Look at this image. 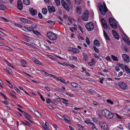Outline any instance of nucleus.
<instances>
[{
    "mask_svg": "<svg viewBox=\"0 0 130 130\" xmlns=\"http://www.w3.org/2000/svg\"><path fill=\"white\" fill-rule=\"evenodd\" d=\"M103 5L101 3H99L98 5V6L99 11L101 14L103 15H104L106 13L107 11V9L105 4L103 3Z\"/></svg>",
    "mask_w": 130,
    "mask_h": 130,
    "instance_id": "nucleus-1",
    "label": "nucleus"
},
{
    "mask_svg": "<svg viewBox=\"0 0 130 130\" xmlns=\"http://www.w3.org/2000/svg\"><path fill=\"white\" fill-rule=\"evenodd\" d=\"M102 113L103 116L107 118L111 119L113 117V113L107 109L103 110L102 111Z\"/></svg>",
    "mask_w": 130,
    "mask_h": 130,
    "instance_id": "nucleus-2",
    "label": "nucleus"
},
{
    "mask_svg": "<svg viewBox=\"0 0 130 130\" xmlns=\"http://www.w3.org/2000/svg\"><path fill=\"white\" fill-rule=\"evenodd\" d=\"M47 36L48 38L52 40H55L57 38V36L51 31L48 32L47 33Z\"/></svg>",
    "mask_w": 130,
    "mask_h": 130,
    "instance_id": "nucleus-3",
    "label": "nucleus"
},
{
    "mask_svg": "<svg viewBox=\"0 0 130 130\" xmlns=\"http://www.w3.org/2000/svg\"><path fill=\"white\" fill-rule=\"evenodd\" d=\"M109 22L111 26L114 29L117 28V23L116 20L112 18H110L109 19Z\"/></svg>",
    "mask_w": 130,
    "mask_h": 130,
    "instance_id": "nucleus-4",
    "label": "nucleus"
},
{
    "mask_svg": "<svg viewBox=\"0 0 130 130\" xmlns=\"http://www.w3.org/2000/svg\"><path fill=\"white\" fill-rule=\"evenodd\" d=\"M86 28L89 31H91L94 29V25L91 22L87 23L85 25Z\"/></svg>",
    "mask_w": 130,
    "mask_h": 130,
    "instance_id": "nucleus-5",
    "label": "nucleus"
},
{
    "mask_svg": "<svg viewBox=\"0 0 130 130\" xmlns=\"http://www.w3.org/2000/svg\"><path fill=\"white\" fill-rule=\"evenodd\" d=\"M89 17V13L88 10L85 11L83 14L82 17V19L85 21H87L88 20Z\"/></svg>",
    "mask_w": 130,
    "mask_h": 130,
    "instance_id": "nucleus-6",
    "label": "nucleus"
},
{
    "mask_svg": "<svg viewBox=\"0 0 130 130\" xmlns=\"http://www.w3.org/2000/svg\"><path fill=\"white\" fill-rule=\"evenodd\" d=\"M118 85L120 88L123 89H126L128 87L127 85L124 82H119Z\"/></svg>",
    "mask_w": 130,
    "mask_h": 130,
    "instance_id": "nucleus-7",
    "label": "nucleus"
},
{
    "mask_svg": "<svg viewBox=\"0 0 130 130\" xmlns=\"http://www.w3.org/2000/svg\"><path fill=\"white\" fill-rule=\"evenodd\" d=\"M99 124L100 126L101 127L103 130H107V125L105 122L103 121L100 122Z\"/></svg>",
    "mask_w": 130,
    "mask_h": 130,
    "instance_id": "nucleus-8",
    "label": "nucleus"
},
{
    "mask_svg": "<svg viewBox=\"0 0 130 130\" xmlns=\"http://www.w3.org/2000/svg\"><path fill=\"white\" fill-rule=\"evenodd\" d=\"M61 2L64 8L67 11H69V7L67 3L64 0H61Z\"/></svg>",
    "mask_w": 130,
    "mask_h": 130,
    "instance_id": "nucleus-9",
    "label": "nucleus"
},
{
    "mask_svg": "<svg viewBox=\"0 0 130 130\" xmlns=\"http://www.w3.org/2000/svg\"><path fill=\"white\" fill-rule=\"evenodd\" d=\"M29 11L30 14L33 16L35 15H37V10L34 9L32 8H29Z\"/></svg>",
    "mask_w": 130,
    "mask_h": 130,
    "instance_id": "nucleus-10",
    "label": "nucleus"
},
{
    "mask_svg": "<svg viewBox=\"0 0 130 130\" xmlns=\"http://www.w3.org/2000/svg\"><path fill=\"white\" fill-rule=\"evenodd\" d=\"M122 57L124 61L128 63L130 61L129 56L127 54H124L122 55Z\"/></svg>",
    "mask_w": 130,
    "mask_h": 130,
    "instance_id": "nucleus-11",
    "label": "nucleus"
},
{
    "mask_svg": "<svg viewBox=\"0 0 130 130\" xmlns=\"http://www.w3.org/2000/svg\"><path fill=\"white\" fill-rule=\"evenodd\" d=\"M47 8L50 13H52V12H54L55 11V8L54 6L51 7L50 6H48L47 7Z\"/></svg>",
    "mask_w": 130,
    "mask_h": 130,
    "instance_id": "nucleus-12",
    "label": "nucleus"
},
{
    "mask_svg": "<svg viewBox=\"0 0 130 130\" xmlns=\"http://www.w3.org/2000/svg\"><path fill=\"white\" fill-rule=\"evenodd\" d=\"M17 6L18 8L21 10L23 9L22 4L20 1H18L17 2Z\"/></svg>",
    "mask_w": 130,
    "mask_h": 130,
    "instance_id": "nucleus-13",
    "label": "nucleus"
},
{
    "mask_svg": "<svg viewBox=\"0 0 130 130\" xmlns=\"http://www.w3.org/2000/svg\"><path fill=\"white\" fill-rule=\"evenodd\" d=\"M69 51L74 53L76 54L77 53H79L80 51L79 50L75 48H72L69 50Z\"/></svg>",
    "mask_w": 130,
    "mask_h": 130,
    "instance_id": "nucleus-14",
    "label": "nucleus"
},
{
    "mask_svg": "<svg viewBox=\"0 0 130 130\" xmlns=\"http://www.w3.org/2000/svg\"><path fill=\"white\" fill-rule=\"evenodd\" d=\"M64 120L67 123H71L70 120L69 118L66 115H64Z\"/></svg>",
    "mask_w": 130,
    "mask_h": 130,
    "instance_id": "nucleus-15",
    "label": "nucleus"
},
{
    "mask_svg": "<svg viewBox=\"0 0 130 130\" xmlns=\"http://www.w3.org/2000/svg\"><path fill=\"white\" fill-rule=\"evenodd\" d=\"M94 44L96 46L99 47L100 45V42L98 40L95 39L93 41Z\"/></svg>",
    "mask_w": 130,
    "mask_h": 130,
    "instance_id": "nucleus-16",
    "label": "nucleus"
},
{
    "mask_svg": "<svg viewBox=\"0 0 130 130\" xmlns=\"http://www.w3.org/2000/svg\"><path fill=\"white\" fill-rule=\"evenodd\" d=\"M76 12L79 15L81 14L82 9L81 7L77 6L76 8Z\"/></svg>",
    "mask_w": 130,
    "mask_h": 130,
    "instance_id": "nucleus-17",
    "label": "nucleus"
},
{
    "mask_svg": "<svg viewBox=\"0 0 130 130\" xmlns=\"http://www.w3.org/2000/svg\"><path fill=\"white\" fill-rule=\"evenodd\" d=\"M124 35L125 37H122L124 41H125L128 45H130V42L126 38V35L124 34Z\"/></svg>",
    "mask_w": 130,
    "mask_h": 130,
    "instance_id": "nucleus-18",
    "label": "nucleus"
},
{
    "mask_svg": "<svg viewBox=\"0 0 130 130\" xmlns=\"http://www.w3.org/2000/svg\"><path fill=\"white\" fill-rule=\"evenodd\" d=\"M0 10H7V8L3 5L0 4Z\"/></svg>",
    "mask_w": 130,
    "mask_h": 130,
    "instance_id": "nucleus-19",
    "label": "nucleus"
},
{
    "mask_svg": "<svg viewBox=\"0 0 130 130\" xmlns=\"http://www.w3.org/2000/svg\"><path fill=\"white\" fill-rule=\"evenodd\" d=\"M103 35L105 39L107 40H110V39L108 36L107 35L106 33L104 30H103Z\"/></svg>",
    "mask_w": 130,
    "mask_h": 130,
    "instance_id": "nucleus-20",
    "label": "nucleus"
},
{
    "mask_svg": "<svg viewBox=\"0 0 130 130\" xmlns=\"http://www.w3.org/2000/svg\"><path fill=\"white\" fill-rule=\"evenodd\" d=\"M25 29H26L27 30L29 31H31L33 30H34V29L33 28H31V27H27L26 26H24L23 27Z\"/></svg>",
    "mask_w": 130,
    "mask_h": 130,
    "instance_id": "nucleus-21",
    "label": "nucleus"
},
{
    "mask_svg": "<svg viewBox=\"0 0 130 130\" xmlns=\"http://www.w3.org/2000/svg\"><path fill=\"white\" fill-rule=\"evenodd\" d=\"M4 69L5 71H6L10 74H11L12 73V71L8 68H4Z\"/></svg>",
    "mask_w": 130,
    "mask_h": 130,
    "instance_id": "nucleus-22",
    "label": "nucleus"
},
{
    "mask_svg": "<svg viewBox=\"0 0 130 130\" xmlns=\"http://www.w3.org/2000/svg\"><path fill=\"white\" fill-rule=\"evenodd\" d=\"M35 114L36 116L37 117H41V114L37 111H35Z\"/></svg>",
    "mask_w": 130,
    "mask_h": 130,
    "instance_id": "nucleus-23",
    "label": "nucleus"
},
{
    "mask_svg": "<svg viewBox=\"0 0 130 130\" xmlns=\"http://www.w3.org/2000/svg\"><path fill=\"white\" fill-rule=\"evenodd\" d=\"M83 59L85 61H86L87 59L88 56L85 53H83Z\"/></svg>",
    "mask_w": 130,
    "mask_h": 130,
    "instance_id": "nucleus-24",
    "label": "nucleus"
},
{
    "mask_svg": "<svg viewBox=\"0 0 130 130\" xmlns=\"http://www.w3.org/2000/svg\"><path fill=\"white\" fill-rule=\"evenodd\" d=\"M23 2L24 4L26 5H28L30 4V2L29 0H23Z\"/></svg>",
    "mask_w": 130,
    "mask_h": 130,
    "instance_id": "nucleus-25",
    "label": "nucleus"
},
{
    "mask_svg": "<svg viewBox=\"0 0 130 130\" xmlns=\"http://www.w3.org/2000/svg\"><path fill=\"white\" fill-rule=\"evenodd\" d=\"M47 9L46 8H43L42 9V13L44 14H46L47 13Z\"/></svg>",
    "mask_w": 130,
    "mask_h": 130,
    "instance_id": "nucleus-26",
    "label": "nucleus"
},
{
    "mask_svg": "<svg viewBox=\"0 0 130 130\" xmlns=\"http://www.w3.org/2000/svg\"><path fill=\"white\" fill-rule=\"evenodd\" d=\"M95 62L94 60L93 59H91V61L90 62H89L88 63L90 66H92L93 65L94 63Z\"/></svg>",
    "mask_w": 130,
    "mask_h": 130,
    "instance_id": "nucleus-27",
    "label": "nucleus"
},
{
    "mask_svg": "<svg viewBox=\"0 0 130 130\" xmlns=\"http://www.w3.org/2000/svg\"><path fill=\"white\" fill-rule=\"evenodd\" d=\"M60 99L61 100H63V101H62V102L64 104H69V103L68 102V100L62 98H60Z\"/></svg>",
    "mask_w": 130,
    "mask_h": 130,
    "instance_id": "nucleus-28",
    "label": "nucleus"
},
{
    "mask_svg": "<svg viewBox=\"0 0 130 130\" xmlns=\"http://www.w3.org/2000/svg\"><path fill=\"white\" fill-rule=\"evenodd\" d=\"M23 115H24L25 116V117H27L30 118L31 119L32 118V117L30 115L27 113L25 112H23Z\"/></svg>",
    "mask_w": 130,
    "mask_h": 130,
    "instance_id": "nucleus-29",
    "label": "nucleus"
},
{
    "mask_svg": "<svg viewBox=\"0 0 130 130\" xmlns=\"http://www.w3.org/2000/svg\"><path fill=\"white\" fill-rule=\"evenodd\" d=\"M72 86L74 87H77L78 86V85L75 83H73L71 84Z\"/></svg>",
    "mask_w": 130,
    "mask_h": 130,
    "instance_id": "nucleus-30",
    "label": "nucleus"
},
{
    "mask_svg": "<svg viewBox=\"0 0 130 130\" xmlns=\"http://www.w3.org/2000/svg\"><path fill=\"white\" fill-rule=\"evenodd\" d=\"M125 70L126 71L127 73H129L130 74V69L128 68V67L125 66Z\"/></svg>",
    "mask_w": 130,
    "mask_h": 130,
    "instance_id": "nucleus-31",
    "label": "nucleus"
},
{
    "mask_svg": "<svg viewBox=\"0 0 130 130\" xmlns=\"http://www.w3.org/2000/svg\"><path fill=\"white\" fill-rule=\"evenodd\" d=\"M20 20L23 23H26L27 22V20L23 18H21Z\"/></svg>",
    "mask_w": 130,
    "mask_h": 130,
    "instance_id": "nucleus-32",
    "label": "nucleus"
},
{
    "mask_svg": "<svg viewBox=\"0 0 130 130\" xmlns=\"http://www.w3.org/2000/svg\"><path fill=\"white\" fill-rule=\"evenodd\" d=\"M56 116L59 118L60 119L62 120H64V117H63L58 113H57L56 114Z\"/></svg>",
    "mask_w": 130,
    "mask_h": 130,
    "instance_id": "nucleus-33",
    "label": "nucleus"
},
{
    "mask_svg": "<svg viewBox=\"0 0 130 130\" xmlns=\"http://www.w3.org/2000/svg\"><path fill=\"white\" fill-rule=\"evenodd\" d=\"M111 57L112 59L115 61H118V59L117 58L113 55H111Z\"/></svg>",
    "mask_w": 130,
    "mask_h": 130,
    "instance_id": "nucleus-34",
    "label": "nucleus"
},
{
    "mask_svg": "<svg viewBox=\"0 0 130 130\" xmlns=\"http://www.w3.org/2000/svg\"><path fill=\"white\" fill-rule=\"evenodd\" d=\"M33 33L37 35H38L40 36V33L37 30H32Z\"/></svg>",
    "mask_w": 130,
    "mask_h": 130,
    "instance_id": "nucleus-35",
    "label": "nucleus"
},
{
    "mask_svg": "<svg viewBox=\"0 0 130 130\" xmlns=\"http://www.w3.org/2000/svg\"><path fill=\"white\" fill-rule=\"evenodd\" d=\"M69 57L70 59H75V60H77V57L74 56H69Z\"/></svg>",
    "mask_w": 130,
    "mask_h": 130,
    "instance_id": "nucleus-36",
    "label": "nucleus"
},
{
    "mask_svg": "<svg viewBox=\"0 0 130 130\" xmlns=\"http://www.w3.org/2000/svg\"><path fill=\"white\" fill-rule=\"evenodd\" d=\"M101 21L102 25L107 24L105 20L103 18H102L101 19Z\"/></svg>",
    "mask_w": 130,
    "mask_h": 130,
    "instance_id": "nucleus-37",
    "label": "nucleus"
},
{
    "mask_svg": "<svg viewBox=\"0 0 130 130\" xmlns=\"http://www.w3.org/2000/svg\"><path fill=\"white\" fill-rule=\"evenodd\" d=\"M34 62L36 64H38L39 65L41 64V62L37 59H36L34 60Z\"/></svg>",
    "mask_w": 130,
    "mask_h": 130,
    "instance_id": "nucleus-38",
    "label": "nucleus"
},
{
    "mask_svg": "<svg viewBox=\"0 0 130 130\" xmlns=\"http://www.w3.org/2000/svg\"><path fill=\"white\" fill-rule=\"evenodd\" d=\"M93 48L94 49V51L95 52H96L97 53H99V51L98 49L95 46H93Z\"/></svg>",
    "mask_w": 130,
    "mask_h": 130,
    "instance_id": "nucleus-39",
    "label": "nucleus"
},
{
    "mask_svg": "<svg viewBox=\"0 0 130 130\" xmlns=\"http://www.w3.org/2000/svg\"><path fill=\"white\" fill-rule=\"evenodd\" d=\"M103 26L105 29H107L109 27L107 23L103 25Z\"/></svg>",
    "mask_w": 130,
    "mask_h": 130,
    "instance_id": "nucleus-40",
    "label": "nucleus"
},
{
    "mask_svg": "<svg viewBox=\"0 0 130 130\" xmlns=\"http://www.w3.org/2000/svg\"><path fill=\"white\" fill-rule=\"evenodd\" d=\"M57 6H59L60 5V1L59 0H55Z\"/></svg>",
    "mask_w": 130,
    "mask_h": 130,
    "instance_id": "nucleus-41",
    "label": "nucleus"
},
{
    "mask_svg": "<svg viewBox=\"0 0 130 130\" xmlns=\"http://www.w3.org/2000/svg\"><path fill=\"white\" fill-rule=\"evenodd\" d=\"M86 42L87 43L88 45H89L90 44V42L88 38L87 37H86Z\"/></svg>",
    "mask_w": 130,
    "mask_h": 130,
    "instance_id": "nucleus-42",
    "label": "nucleus"
},
{
    "mask_svg": "<svg viewBox=\"0 0 130 130\" xmlns=\"http://www.w3.org/2000/svg\"><path fill=\"white\" fill-rule=\"evenodd\" d=\"M28 46L35 49H37V48L36 47L30 44H28Z\"/></svg>",
    "mask_w": 130,
    "mask_h": 130,
    "instance_id": "nucleus-43",
    "label": "nucleus"
},
{
    "mask_svg": "<svg viewBox=\"0 0 130 130\" xmlns=\"http://www.w3.org/2000/svg\"><path fill=\"white\" fill-rule=\"evenodd\" d=\"M7 82H8V85L9 87L10 88H13V87H12V85L10 84V82L7 80L6 81Z\"/></svg>",
    "mask_w": 130,
    "mask_h": 130,
    "instance_id": "nucleus-44",
    "label": "nucleus"
},
{
    "mask_svg": "<svg viewBox=\"0 0 130 130\" xmlns=\"http://www.w3.org/2000/svg\"><path fill=\"white\" fill-rule=\"evenodd\" d=\"M68 19L70 22L71 23H73V19L72 18H68Z\"/></svg>",
    "mask_w": 130,
    "mask_h": 130,
    "instance_id": "nucleus-45",
    "label": "nucleus"
},
{
    "mask_svg": "<svg viewBox=\"0 0 130 130\" xmlns=\"http://www.w3.org/2000/svg\"><path fill=\"white\" fill-rule=\"evenodd\" d=\"M106 101L107 103H110L111 104H113V102L109 99H108L106 100Z\"/></svg>",
    "mask_w": 130,
    "mask_h": 130,
    "instance_id": "nucleus-46",
    "label": "nucleus"
},
{
    "mask_svg": "<svg viewBox=\"0 0 130 130\" xmlns=\"http://www.w3.org/2000/svg\"><path fill=\"white\" fill-rule=\"evenodd\" d=\"M73 26H74V27H73V28L75 30H76L77 28V25L75 24H73Z\"/></svg>",
    "mask_w": 130,
    "mask_h": 130,
    "instance_id": "nucleus-47",
    "label": "nucleus"
},
{
    "mask_svg": "<svg viewBox=\"0 0 130 130\" xmlns=\"http://www.w3.org/2000/svg\"><path fill=\"white\" fill-rule=\"evenodd\" d=\"M75 3L78 4H79L80 3L81 0H75Z\"/></svg>",
    "mask_w": 130,
    "mask_h": 130,
    "instance_id": "nucleus-48",
    "label": "nucleus"
},
{
    "mask_svg": "<svg viewBox=\"0 0 130 130\" xmlns=\"http://www.w3.org/2000/svg\"><path fill=\"white\" fill-rule=\"evenodd\" d=\"M112 33L114 36L118 34L116 31L114 30H112Z\"/></svg>",
    "mask_w": 130,
    "mask_h": 130,
    "instance_id": "nucleus-49",
    "label": "nucleus"
},
{
    "mask_svg": "<svg viewBox=\"0 0 130 130\" xmlns=\"http://www.w3.org/2000/svg\"><path fill=\"white\" fill-rule=\"evenodd\" d=\"M46 102L47 103H49L50 102L52 103V101L50 99H47L46 100Z\"/></svg>",
    "mask_w": 130,
    "mask_h": 130,
    "instance_id": "nucleus-50",
    "label": "nucleus"
},
{
    "mask_svg": "<svg viewBox=\"0 0 130 130\" xmlns=\"http://www.w3.org/2000/svg\"><path fill=\"white\" fill-rule=\"evenodd\" d=\"M117 127L119 129H120L121 130H122L123 129V127L120 124V125Z\"/></svg>",
    "mask_w": 130,
    "mask_h": 130,
    "instance_id": "nucleus-51",
    "label": "nucleus"
},
{
    "mask_svg": "<svg viewBox=\"0 0 130 130\" xmlns=\"http://www.w3.org/2000/svg\"><path fill=\"white\" fill-rule=\"evenodd\" d=\"M66 94L67 95L71 97H73L74 96V94H70L68 93H66Z\"/></svg>",
    "mask_w": 130,
    "mask_h": 130,
    "instance_id": "nucleus-52",
    "label": "nucleus"
},
{
    "mask_svg": "<svg viewBox=\"0 0 130 130\" xmlns=\"http://www.w3.org/2000/svg\"><path fill=\"white\" fill-rule=\"evenodd\" d=\"M115 38L117 40H118L119 39V37L118 34H117L116 35L114 36Z\"/></svg>",
    "mask_w": 130,
    "mask_h": 130,
    "instance_id": "nucleus-53",
    "label": "nucleus"
},
{
    "mask_svg": "<svg viewBox=\"0 0 130 130\" xmlns=\"http://www.w3.org/2000/svg\"><path fill=\"white\" fill-rule=\"evenodd\" d=\"M116 71L117 72H118L120 71V69L117 66H116L115 67Z\"/></svg>",
    "mask_w": 130,
    "mask_h": 130,
    "instance_id": "nucleus-54",
    "label": "nucleus"
},
{
    "mask_svg": "<svg viewBox=\"0 0 130 130\" xmlns=\"http://www.w3.org/2000/svg\"><path fill=\"white\" fill-rule=\"evenodd\" d=\"M21 62L23 64H26V62L23 60H21Z\"/></svg>",
    "mask_w": 130,
    "mask_h": 130,
    "instance_id": "nucleus-55",
    "label": "nucleus"
},
{
    "mask_svg": "<svg viewBox=\"0 0 130 130\" xmlns=\"http://www.w3.org/2000/svg\"><path fill=\"white\" fill-rule=\"evenodd\" d=\"M38 16L41 19H42V14L40 13H39L38 14Z\"/></svg>",
    "mask_w": 130,
    "mask_h": 130,
    "instance_id": "nucleus-56",
    "label": "nucleus"
},
{
    "mask_svg": "<svg viewBox=\"0 0 130 130\" xmlns=\"http://www.w3.org/2000/svg\"><path fill=\"white\" fill-rule=\"evenodd\" d=\"M4 48L6 50L10 49V48L9 47L7 46H4Z\"/></svg>",
    "mask_w": 130,
    "mask_h": 130,
    "instance_id": "nucleus-57",
    "label": "nucleus"
},
{
    "mask_svg": "<svg viewBox=\"0 0 130 130\" xmlns=\"http://www.w3.org/2000/svg\"><path fill=\"white\" fill-rule=\"evenodd\" d=\"M0 35L4 36H6V35L4 33L1 31H0Z\"/></svg>",
    "mask_w": 130,
    "mask_h": 130,
    "instance_id": "nucleus-58",
    "label": "nucleus"
},
{
    "mask_svg": "<svg viewBox=\"0 0 130 130\" xmlns=\"http://www.w3.org/2000/svg\"><path fill=\"white\" fill-rule=\"evenodd\" d=\"M14 88L18 93H20V91L16 87H14Z\"/></svg>",
    "mask_w": 130,
    "mask_h": 130,
    "instance_id": "nucleus-59",
    "label": "nucleus"
},
{
    "mask_svg": "<svg viewBox=\"0 0 130 130\" xmlns=\"http://www.w3.org/2000/svg\"><path fill=\"white\" fill-rule=\"evenodd\" d=\"M93 55L95 58L98 59H100V58L96 54H94Z\"/></svg>",
    "mask_w": 130,
    "mask_h": 130,
    "instance_id": "nucleus-60",
    "label": "nucleus"
},
{
    "mask_svg": "<svg viewBox=\"0 0 130 130\" xmlns=\"http://www.w3.org/2000/svg\"><path fill=\"white\" fill-rule=\"evenodd\" d=\"M69 66L70 67L72 68H74L75 67V66L73 64H69Z\"/></svg>",
    "mask_w": 130,
    "mask_h": 130,
    "instance_id": "nucleus-61",
    "label": "nucleus"
},
{
    "mask_svg": "<svg viewBox=\"0 0 130 130\" xmlns=\"http://www.w3.org/2000/svg\"><path fill=\"white\" fill-rule=\"evenodd\" d=\"M100 82L101 83H103V80L104 79V78L103 77H101L100 78Z\"/></svg>",
    "mask_w": 130,
    "mask_h": 130,
    "instance_id": "nucleus-62",
    "label": "nucleus"
},
{
    "mask_svg": "<svg viewBox=\"0 0 130 130\" xmlns=\"http://www.w3.org/2000/svg\"><path fill=\"white\" fill-rule=\"evenodd\" d=\"M45 125L46 126V127H47V128H49V124L47 122H45Z\"/></svg>",
    "mask_w": 130,
    "mask_h": 130,
    "instance_id": "nucleus-63",
    "label": "nucleus"
},
{
    "mask_svg": "<svg viewBox=\"0 0 130 130\" xmlns=\"http://www.w3.org/2000/svg\"><path fill=\"white\" fill-rule=\"evenodd\" d=\"M2 18L3 20H4L5 21H6V22H8V20L7 19H6L5 18L2 17Z\"/></svg>",
    "mask_w": 130,
    "mask_h": 130,
    "instance_id": "nucleus-64",
    "label": "nucleus"
}]
</instances>
